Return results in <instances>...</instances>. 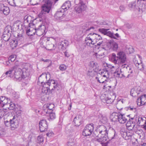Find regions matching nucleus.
<instances>
[{
    "label": "nucleus",
    "instance_id": "nucleus-42",
    "mask_svg": "<svg viewBox=\"0 0 146 146\" xmlns=\"http://www.w3.org/2000/svg\"><path fill=\"white\" fill-rule=\"evenodd\" d=\"M106 35L109 36L112 38H113L114 39L116 38L115 36L113 33H111L110 31H108Z\"/></svg>",
    "mask_w": 146,
    "mask_h": 146
},
{
    "label": "nucleus",
    "instance_id": "nucleus-22",
    "mask_svg": "<svg viewBox=\"0 0 146 146\" xmlns=\"http://www.w3.org/2000/svg\"><path fill=\"white\" fill-rule=\"evenodd\" d=\"M138 103H140V105H143L146 104V94L142 95L137 99Z\"/></svg>",
    "mask_w": 146,
    "mask_h": 146
},
{
    "label": "nucleus",
    "instance_id": "nucleus-49",
    "mask_svg": "<svg viewBox=\"0 0 146 146\" xmlns=\"http://www.w3.org/2000/svg\"><path fill=\"white\" fill-rule=\"evenodd\" d=\"M4 123L5 125L6 126L11 127V121H10V119L9 121H8L7 120H5L4 121Z\"/></svg>",
    "mask_w": 146,
    "mask_h": 146
},
{
    "label": "nucleus",
    "instance_id": "nucleus-38",
    "mask_svg": "<svg viewBox=\"0 0 146 146\" xmlns=\"http://www.w3.org/2000/svg\"><path fill=\"white\" fill-rule=\"evenodd\" d=\"M67 146H76L74 139L72 138L69 139L68 142Z\"/></svg>",
    "mask_w": 146,
    "mask_h": 146
},
{
    "label": "nucleus",
    "instance_id": "nucleus-13",
    "mask_svg": "<svg viewBox=\"0 0 146 146\" xmlns=\"http://www.w3.org/2000/svg\"><path fill=\"white\" fill-rule=\"evenodd\" d=\"M92 35L94 42H95L96 43L98 42L97 44L95 45L96 47L97 46H100L103 42L102 37L100 35L96 33H92Z\"/></svg>",
    "mask_w": 146,
    "mask_h": 146
},
{
    "label": "nucleus",
    "instance_id": "nucleus-19",
    "mask_svg": "<svg viewBox=\"0 0 146 146\" xmlns=\"http://www.w3.org/2000/svg\"><path fill=\"white\" fill-rule=\"evenodd\" d=\"M10 102V99L6 98L5 96L0 97V107H3L5 105H7Z\"/></svg>",
    "mask_w": 146,
    "mask_h": 146
},
{
    "label": "nucleus",
    "instance_id": "nucleus-17",
    "mask_svg": "<svg viewBox=\"0 0 146 146\" xmlns=\"http://www.w3.org/2000/svg\"><path fill=\"white\" fill-rule=\"evenodd\" d=\"M68 45V41L66 40H64L59 43L58 47L62 50H66Z\"/></svg>",
    "mask_w": 146,
    "mask_h": 146
},
{
    "label": "nucleus",
    "instance_id": "nucleus-64",
    "mask_svg": "<svg viewBox=\"0 0 146 146\" xmlns=\"http://www.w3.org/2000/svg\"><path fill=\"white\" fill-rule=\"evenodd\" d=\"M33 22H31L29 23L28 25H29V27H31V26H34L35 25L33 23Z\"/></svg>",
    "mask_w": 146,
    "mask_h": 146
},
{
    "label": "nucleus",
    "instance_id": "nucleus-2",
    "mask_svg": "<svg viewBox=\"0 0 146 146\" xmlns=\"http://www.w3.org/2000/svg\"><path fill=\"white\" fill-rule=\"evenodd\" d=\"M14 70H15V72L14 75H13V78L14 77L17 80L19 81H21L22 79H24L25 78L21 72V69L19 68V69H17V68L15 66H13L10 70L7 71L4 74H3V76H5V75L6 76V77L8 76L9 77H11V74Z\"/></svg>",
    "mask_w": 146,
    "mask_h": 146
},
{
    "label": "nucleus",
    "instance_id": "nucleus-36",
    "mask_svg": "<svg viewBox=\"0 0 146 146\" xmlns=\"http://www.w3.org/2000/svg\"><path fill=\"white\" fill-rule=\"evenodd\" d=\"M111 48L114 51H116L118 48V44L115 42H110Z\"/></svg>",
    "mask_w": 146,
    "mask_h": 146
},
{
    "label": "nucleus",
    "instance_id": "nucleus-57",
    "mask_svg": "<svg viewBox=\"0 0 146 146\" xmlns=\"http://www.w3.org/2000/svg\"><path fill=\"white\" fill-rule=\"evenodd\" d=\"M111 88V86H108L107 84L106 83V84H104V85L103 86V89H108V90H109L110 88Z\"/></svg>",
    "mask_w": 146,
    "mask_h": 146
},
{
    "label": "nucleus",
    "instance_id": "nucleus-4",
    "mask_svg": "<svg viewBox=\"0 0 146 146\" xmlns=\"http://www.w3.org/2000/svg\"><path fill=\"white\" fill-rule=\"evenodd\" d=\"M53 86L54 88H52L51 90L52 91L54 89H58V84L56 83L55 81L53 80H51L50 81L48 80L47 82H46L44 85V87L42 89V93L47 94L48 93L50 92V88H51V86Z\"/></svg>",
    "mask_w": 146,
    "mask_h": 146
},
{
    "label": "nucleus",
    "instance_id": "nucleus-14",
    "mask_svg": "<svg viewBox=\"0 0 146 146\" xmlns=\"http://www.w3.org/2000/svg\"><path fill=\"white\" fill-rule=\"evenodd\" d=\"M39 129L41 132H43L46 130L48 128V124L46 120L42 119L39 122Z\"/></svg>",
    "mask_w": 146,
    "mask_h": 146
},
{
    "label": "nucleus",
    "instance_id": "nucleus-6",
    "mask_svg": "<svg viewBox=\"0 0 146 146\" xmlns=\"http://www.w3.org/2000/svg\"><path fill=\"white\" fill-rule=\"evenodd\" d=\"M43 1L44 3L42 6V10L46 13H49L52 4L56 2L55 0H43Z\"/></svg>",
    "mask_w": 146,
    "mask_h": 146
},
{
    "label": "nucleus",
    "instance_id": "nucleus-53",
    "mask_svg": "<svg viewBox=\"0 0 146 146\" xmlns=\"http://www.w3.org/2000/svg\"><path fill=\"white\" fill-rule=\"evenodd\" d=\"M38 0H31L30 1V3L32 5H35L38 4Z\"/></svg>",
    "mask_w": 146,
    "mask_h": 146
},
{
    "label": "nucleus",
    "instance_id": "nucleus-59",
    "mask_svg": "<svg viewBox=\"0 0 146 146\" xmlns=\"http://www.w3.org/2000/svg\"><path fill=\"white\" fill-rule=\"evenodd\" d=\"M67 51V50H66L64 52V53L65 57H69L70 56V55L69 54L68 52Z\"/></svg>",
    "mask_w": 146,
    "mask_h": 146
},
{
    "label": "nucleus",
    "instance_id": "nucleus-25",
    "mask_svg": "<svg viewBox=\"0 0 146 146\" xmlns=\"http://www.w3.org/2000/svg\"><path fill=\"white\" fill-rule=\"evenodd\" d=\"M71 6L70 1H66L63 4L61 8L63 9L64 11H66L69 9Z\"/></svg>",
    "mask_w": 146,
    "mask_h": 146
},
{
    "label": "nucleus",
    "instance_id": "nucleus-20",
    "mask_svg": "<svg viewBox=\"0 0 146 146\" xmlns=\"http://www.w3.org/2000/svg\"><path fill=\"white\" fill-rule=\"evenodd\" d=\"M64 11L62 10L58 11L56 12L54 15V17L57 20H61L64 17V14L63 12Z\"/></svg>",
    "mask_w": 146,
    "mask_h": 146
},
{
    "label": "nucleus",
    "instance_id": "nucleus-54",
    "mask_svg": "<svg viewBox=\"0 0 146 146\" xmlns=\"http://www.w3.org/2000/svg\"><path fill=\"white\" fill-rule=\"evenodd\" d=\"M121 70L120 71H118V70L115 71L114 72H113L114 76L117 77H119V76L120 73L121 72Z\"/></svg>",
    "mask_w": 146,
    "mask_h": 146
},
{
    "label": "nucleus",
    "instance_id": "nucleus-1",
    "mask_svg": "<svg viewBox=\"0 0 146 146\" xmlns=\"http://www.w3.org/2000/svg\"><path fill=\"white\" fill-rule=\"evenodd\" d=\"M127 58L126 54L123 51L118 52L117 56L115 53L112 54L111 60L115 64H124L126 61Z\"/></svg>",
    "mask_w": 146,
    "mask_h": 146
},
{
    "label": "nucleus",
    "instance_id": "nucleus-3",
    "mask_svg": "<svg viewBox=\"0 0 146 146\" xmlns=\"http://www.w3.org/2000/svg\"><path fill=\"white\" fill-rule=\"evenodd\" d=\"M98 129L99 132V138L96 139V141L99 142H104L107 140L109 130H107L106 127L104 125H99V128Z\"/></svg>",
    "mask_w": 146,
    "mask_h": 146
},
{
    "label": "nucleus",
    "instance_id": "nucleus-50",
    "mask_svg": "<svg viewBox=\"0 0 146 146\" xmlns=\"http://www.w3.org/2000/svg\"><path fill=\"white\" fill-rule=\"evenodd\" d=\"M59 68L60 70L63 71L66 70V67L64 64H62L60 66Z\"/></svg>",
    "mask_w": 146,
    "mask_h": 146
},
{
    "label": "nucleus",
    "instance_id": "nucleus-44",
    "mask_svg": "<svg viewBox=\"0 0 146 146\" xmlns=\"http://www.w3.org/2000/svg\"><path fill=\"white\" fill-rule=\"evenodd\" d=\"M136 66L137 67L138 69L141 70H143L144 69L143 65L142 62H141L140 64H136Z\"/></svg>",
    "mask_w": 146,
    "mask_h": 146
},
{
    "label": "nucleus",
    "instance_id": "nucleus-27",
    "mask_svg": "<svg viewBox=\"0 0 146 146\" xmlns=\"http://www.w3.org/2000/svg\"><path fill=\"white\" fill-rule=\"evenodd\" d=\"M127 121V119L125 117L123 114H119L118 121L121 124H123L125 123Z\"/></svg>",
    "mask_w": 146,
    "mask_h": 146
},
{
    "label": "nucleus",
    "instance_id": "nucleus-41",
    "mask_svg": "<svg viewBox=\"0 0 146 146\" xmlns=\"http://www.w3.org/2000/svg\"><path fill=\"white\" fill-rule=\"evenodd\" d=\"M104 55V54H100L98 53H95L94 54V56L96 57V58L98 59H100L102 58L103 57V56Z\"/></svg>",
    "mask_w": 146,
    "mask_h": 146
},
{
    "label": "nucleus",
    "instance_id": "nucleus-55",
    "mask_svg": "<svg viewBox=\"0 0 146 146\" xmlns=\"http://www.w3.org/2000/svg\"><path fill=\"white\" fill-rule=\"evenodd\" d=\"M106 102L107 104L111 103L113 102V100L111 98H108L106 99Z\"/></svg>",
    "mask_w": 146,
    "mask_h": 146
},
{
    "label": "nucleus",
    "instance_id": "nucleus-33",
    "mask_svg": "<svg viewBox=\"0 0 146 146\" xmlns=\"http://www.w3.org/2000/svg\"><path fill=\"white\" fill-rule=\"evenodd\" d=\"M21 70V72L25 78V77L27 76L29 74L27 67L25 66V67L23 68Z\"/></svg>",
    "mask_w": 146,
    "mask_h": 146
},
{
    "label": "nucleus",
    "instance_id": "nucleus-9",
    "mask_svg": "<svg viewBox=\"0 0 146 146\" xmlns=\"http://www.w3.org/2000/svg\"><path fill=\"white\" fill-rule=\"evenodd\" d=\"M47 75L45 73H43L38 77L37 84L41 88L44 87V84L46 82Z\"/></svg>",
    "mask_w": 146,
    "mask_h": 146
},
{
    "label": "nucleus",
    "instance_id": "nucleus-37",
    "mask_svg": "<svg viewBox=\"0 0 146 146\" xmlns=\"http://www.w3.org/2000/svg\"><path fill=\"white\" fill-rule=\"evenodd\" d=\"M24 23H28L31 22H33V19L32 18V17L31 16H26L24 17Z\"/></svg>",
    "mask_w": 146,
    "mask_h": 146
},
{
    "label": "nucleus",
    "instance_id": "nucleus-28",
    "mask_svg": "<svg viewBox=\"0 0 146 146\" xmlns=\"http://www.w3.org/2000/svg\"><path fill=\"white\" fill-rule=\"evenodd\" d=\"M127 122L126 124V126L127 129L129 131H131L133 129L135 126L134 123H133L132 121L130 120Z\"/></svg>",
    "mask_w": 146,
    "mask_h": 146
},
{
    "label": "nucleus",
    "instance_id": "nucleus-31",
    "mask_svg": "<svg viewBox=\"0 0 146 146\" xmlns=\"http://www.w3.org/2000/svg\"><path fill=\"white\" fill-rule=\"evenodd\" d=\"M129 7L133 9L134 10L139 9V11H140V8H139L136 5V3L135 1L132 2L130 3L129 5Z\"/></svg>",
    "mask_w": 146,
    "mask_h": 146
},
{
    "label": "nucleus",
    "instance_id": "nucleus-48",
    "mask_svg": "<svg viewBox=\"0 0 146 146\" xmlns=\"http://www.w3.org/2000/svg\"><path fill=\"white\" fill-rule=\"evenodd\" d=\"M99 128V126L97 127L96 129L93 132V134L96 137H98L99 138V136L98 135L99 134V132L98 131V129Z\"/></svg>",
    "mask_w": 146,
    "mask_h": 146
},
{
    "label": "nucleus",
    "instance_id": "nucleus-39",
    "mask_svg": "<svg viewBox=\"0 0 146 146\" xmlns=\"http://www.w3.org/2000/svg\"><path fill=\"white\" fill-rule=\"evenodd\" d=\"M47 114H48L49 115V119L52 120L54 119L56 117L55 113L52 111L48 112Z\"/></svg>",
    "mask_w": 146,
    "mask_h": 146
},
{
    "label": "nucleus",
    "instance_id": "nucleus-46",
    "mask_svg": "<svg viewBox=\"0 0 146 146\" xmlns=\"http://www.w3.org/2000/svg\"><path fill=\"white\" fill-rule=\"evenodd\" d=\"M101 121L102 123L104 124L107 123L108 121V119L106 116H103L101 119Z\"/></svg>",
    "mask_w": 146,
    "mask_h": 146
},
{
    "label": "nucleus",
    "instance_id": "nucleus-61",
    "mask_svg": "<svg viewBox=\"0 0 146 146\" xmlns=\"http://www.w3.org/2000/svg\"><path fill=\"white\" fill-rule=\"evenodd\" d=\"M128 109L129 110H130L131 111H133V110H134V111H135L136 110V108H134L133 106L131 107L129 106L128 107Z\"/></svg>",
    "mask_w": 146,
    "mask_h": 146
},
{
    "label": "nucleus",
    "instance_id": "nucleus-7",
    "mask_svg": "<svg viewBox=\"0 0 146 146\" xmlns=\"http://www.w3.org/2000/svg\"><path fill=\"white\" fill-rule=\"evenodd\" d=\"M20 119L21 116L16 115L10 119L11 128L12 130H14L18 127L20 122Z\"/></svg>",
    "mask_w": 146,
    "mask_h": 146
},
{
    "label": "nucleus",
    "instance_id": "nucleus-29",
    "mask_svg": "<svg viewBox=\"0 0 146 146\" xmlns=\"http://www.w3.org/2000/svg\"><path fill=\"white\" fill-rule=\"evenodd\" d=\"M89 66L93 68V70H97L98 69V66L97 63L96 62L92 61L90 62Z\"/></svg>",
    "mask_w": 146,
    "mask_h": 146
},
{
    "label": "nucleus",
    "instance_id": "nucleus-26",
    "mask_svg": "<svg viewBox=\"0 0 146 146\" xmlns=\"http://www.w3.org/2000/svg\"><path fill=\"white\" fill-rule=\"evenodd\" d=\"M2 7L1 11V12H3V14L6 15H8L10 13V10L8 7L5 6L3 5Z\"/></svg>",
    "mask_w": 146,
    "mask_h": 146
},
{
    "label": "nucleus",
    "instance_id": "nucleus-45",
    "mask_svg": "<svg viewBox=\"0 0 146 146\" xmlns=\"http://www.w3.org/2000/svg\"><path fill=\"white\" fill-rule=\"evenodd\" d=\"M10 102H10L8 103L9 104H10L9 107V109L10 110H14L15 108V105L14 104Z\"/></svg>",
    "mask_w": 146,
    "mask_h": 146
},
{
    "label": "nucleus",
    "instance_id": "nucleus-60",
    "mask_svg": "<svg viewBox=\"0 0 146 146\" xmlns=\"http://www.w3.org/2000/svg\"><path fill=\"white\" fill-rule=\"evenodd\" d=\"M53 134L54 133L52 131H49L46 134V135L50 137L53 135Z\"/></svg>",
    "mask_w": 146,
    "mask_h": 146
},
{
    "label": "nucleus",
    "instance_id": "nucleus-10",
    "mask_svg": "<svg viewBox=\"0 0 146 146\" xmlns=\"http://www.w3.org/2000/svg\"><path fill=\"white\" fill-rule=\"evenodd\" d=\"M54 105L52 103L44 104L42 107V113L43 115H46L48 112L53 111Z\"/></svg>",
    "mask_w": 146,
    "mask_h": 146
},
{
    "label": "nucleus",
    "instance_id": "nucleus-43",
    "mask_svg": "<svg viewBox=\"0 0 146 146\" xmlns=\"http://www.w3.org/2000/svg\"><path fill=\"white\" fill-rule=\"evenodd\" d=\"M108 30H109V29H106L103 28L100 29H99V31L102 33L106 35L107 33V31Z\"/></svg>",
    "mask_w": 146,
    "mask_h": 146
},
{
    "label": "nucleus",
    "instance_id": "nucleus-15",
    "mask_svg": "<svg viewBox=\"0 0 146 146\" xmlns=\"http://www.w3.org/2000/svg\"><path fill=\"white\" fill-rule=\"evenodd\" d=\"M85 43L88 46H91V45H94L96 44L93 40L92 33H90L88 35L85 40Z\"/></svg>",
    "mask_w": 146,
    "mask_h": 146
},
{
    "label": "nucleus",
    "instance_id": "nucleus-51",
    "mask_svg": "<svg viewBox=\"0 0 146 146\" xmlns=\"http://www.w3.org/2000/svg\"><path fill=\"white\" fill-rule=\"evenodd\" d=\"M43 141V137L40 136H38L37 138V142L40 143Z\"/></svg>",
    "mask_w": 146,
    "mask_h": 146
},
{
    "label": "nucleus",
    "instance_id": "nucleus-5",
    "mask_svg": "<svg viewBox=\"0 0 146 146\" xmlns=\"http://www.w3.org/2000/svg\"><path fill=\"white\" fill-rule=\"evenodd\" d=\"M85 1L86 0H75L76 5L74 7V9L77 13H81L86 10V6Z\"/></svg>",
    "mask_w": 146,
    "mask_h": 146
},
{
    "label": "nucleus",
    "instance_id": "nucleus-8",
    "mask_svg": "<svg viewBox=\"0 0 146 146\" xmlns=\"http://www.w3.org/2000/svg\"><path fill=\"white\" fill-rule=\"evenodd\" d=\"M94 129L93 123H91L87 125L83 130L82 135L86 137L91 135L93 132Z\"/></svg>",
    "mask_w": 146,
    "mask_h": 146
},
{
    "label": "nucleus",
    "instance_id": "nucleus-16",
    "mask_svg": "<svg viewBox=\"0 0 146 146\" xmlns=\"http://www.w3.org/2000/svg\"><path fill=\"white\" fill-rule=\"evenodd\" d=\"M74 125L76 126H79L82 124L83 121H82V117L80 115H78L76 116L74 118L73 122Z\"/></svg>",
    "mask_w": 146,
    "mask_h": 146
},
{
    "label": "nucleus",
    "instance_id": "nucleus-11",
    "mask_svg": "<svg viewBox=\"0 0 146 146\" xmlns=\"http://www.w3.org/2000/svg\"><path fill=\"white\" fill-rule=\"evenodd\" d=\"M46 27L44 25L40 24L38 27H35V32L38 36H40L42 35L44 33H45V31Z\"/></svg>",
    "mask_w": 146,
    "mask_h": 146
},
{
    "label": "nucleus",
    "instance_id": "nucleus-35",
    "mask_svg": "<svg viewBox=\"0 0 146 146\" xmlns=\"http://www.w3.org/2000/svg\"><path fill=\"white\" fill-rule=\"evenodd\" d=\"M47 44V49L48 50H52L54 49V45L52 43H50L49 40L47 39V41L46 42Z\"/></svg>",
    "mask_w": 146,
    "mask_h": 146
},
{
    "label": "nucleus",
    "instance_id": "nucleus-62",
    "mask_svg": "<svg viewBox=\"0 0 146 146\" xmlns=\"http://www.w3.org/2000/svg\"><path fill=\"white\" fill-rule=\"evenodd\" d=\"M142 7L141 9H145V10L146 11V3L142 4Z\"/></svg>",
    "mask_w": 146,
    "mask_h": 146
},
{
    "label": "nucleus",
    "instance_id": "nucleus-21",
    "mask_svg": "<svg viewBox=\"0 0 146 146\" xmlns=\"http://www.w3.org/2000/svg\"><path fill=\"white\" fill-rule=\"evenodd\" d=\"M98 77H96V79L97 81L100 83L106 84L107 81V79L104 77H103V76L101 75H100L99 74V75H98Z\"/></svg>",
    "mask_w": 146,
    "mask_h": 146
},
{
    "label": "nucleus",
    "instance_id": "nucleus-56",
    "mask_svg": "<svg viewBox=\"0 0 146 146\" xmlns=\"http://www.w3.org/2000/svg\"><path fill=\"white\" fill-rule=\"evenodd\" d=\"M143 119L142 117H139L137 118L136 119V121L137 124H139L140 123L141 121H143Z\"/></svg>",
    "mask_w": 146,
    "mask_h": 146
},
{
    "label": "nucleus",
    "instance_id": "nucleus-32",
    "mask_svg": "<svg viewBox=\"0 0 146 146\" xmlns=\"http://www.w3.org/2000/svg\"><path fill=\"white\" fill-rule=\"evenodd\" d=\"M23 38L22 35L20 36L18 35V37L17 38L16 40H13V44L14 43V46L16 47L17 46V44L20 43V41H21L23 40Z\"/></svg>",
    "mask_w": 146,
    "mask_h": 146
},
{
    "label": "nucleus",
    "instance_id": "nucleus-40",
    "mask_svg": "<svg viewBox=\"0 0 146 146\" xmlns=\"http://www.w3.org/2000/svg\"><path fill=\"white\" fill-rule=\"evenodd\" d=\"M32 31V30H31V29L27 28L26 30L27 34L29 36H31L35 35V32H34L33 33Z\"/></svg>",
    "mask_w": 146,
    "mask_h": 146
},
{
    "label": "nucleus",
    "instance_id": "nucleus-34",
    "mask_svg": "<svg viewBox=\"0 0 146 146\" xmlns=\"http://www.w3.org/2000/svg\"><path fill=\"white\" fill-rule=\"evenodd\" d=\"M8 112L6 109H0V120Z\"/></svg>",
    "mask_w": 146,
    "mask_h": 146
},
{
    "label": "nucleus",
    "instance_id": "nucleus-63",
    "mask_svg": "<svg viewBox=\"0 0 146 146\" xmlns=\"http://www.w3.org/2000/svg\"><path fill=\"white\" fill-rule=\"evenodd\" d=\"M36 112V113H41V114L43 115H43V114L42 113V112H41V110H36L35 111Z\"/></svg>",
    "mask_w": 146,
    "mask_h": 146
},
{
    "label": "nucleus",
    "instance_id": "nucleus-58",
    "mask_svg": "<svg viewBox=\"0 0 146 146\" xmlns=\"http://www.w3.org/2000/svg\"><path fill=\"white\" fill-rule=\"evenodd\" d=\"M14 64L15 65L14 66H15L17 68V69H18L19 68L18 67L19 64V62L18 61H15L14 62Z\"/></svg>",
    "mask_w": 146,
    "mask_h": 146
},
{
    "label": "nucleus",
    "instance_id": "nucleus-23",
    "mask_svg": "<svg viewBox=\"0 0 146 146\" xmlns=\"http://www.w3.org/2000/svg\"><path fill=\"white\" fill-rule=\"evenodd\" d=\"M11 36V33H9V30L5 31L2 35V38L5 41H8L9 39Z\"/></svg>",
    "mask_w": 146,
    "mask_h": 146
},
{
    "label": "nucleus",
    "instance_id": "nucleus-24",
    "mask_svg": "<svg viewBox=\"0 0 146 146\" xmlns=\"http://www.w3.org/2000/svg\"><path fill=\"white\" fill-rule=\"evenodd\" d=\"M119 113L113 112L110 115V118L111 121H118L119 115Z\"/></svg>",
    "mask_w": 146,
    "mask_h": 146
},
{
    "label": "nucleus",
    "instance_id": "nucleus-12",
    "mask_svg": "<svg viewBox=\"0 0 146 146\" xmlns=\"http://www.w3.org/2000/svg\"><path fill=\"white\" fill-rule=\"evenodd\" d=\"M108 68H110V70H108V68H106L105 69H104L99 74L100 75H101L103 76V77H104L108 79L109 78L110 73L109 71H111L113 70V69L114 68V66H112L110 65H109L108 66Z\"/></svg>",
    "mask_w": 146,
    "mask_h": 146
},
{
    "label": "nucleus",
    "instance_id": "nucleus-18",
    "mask_svg": "<svg viewBox=\"0 0 146 146\" xmlns=\"http://www.w3.org/2000/svg\"><path fill=\"white\" fill-rule=\"evenodd\" d=\"M108 130H109V132L108 133V139L110 141L115 138L114 137L115 136V130L111 127Z\"/></svg>",
    "mask_w": 146,
    "mask_h": 146
},
{
    "label": "nucleus",
    "instance_id": "nucleus-30",
    "mask_svg": "<svg viewBox=\"0 0 146 146\" xmlns=\"http://www.w3.org/2000/svg\"><path fill=\"white\" fill-rule=\"evenodd\" d=\"M121 67L122 68H125L126 69H129V71L128 72L130 73V74L127 75V78L132 76V75H131V74L133 73V72L131 70V68L129 66L127 65L124 64L122 65Z\"/></svg>",
    "mask_w": 146,
    "mask_h": 146
},
{
    "label": "nucleus",
    "instance_id": "nucleus-47",
    "mask_svg": "<svg viewBox=\"0 0 146 146\" xmlns=\"http://www.w3.org/2000/svg\"><path fill=\"white\" fill-rule=\"evenodd\" d=\"M8 3L11 6H16V4L15 0H7Z\"/></svg>",
    "mask_w": 146,
    "mask_h": 146
},
{
    "label": "nucleus",
    "instance_id": "nucleus-52",
    "mask_svg": "<svg viewBox=\"0 0 146 146\" xmlns=\"http://www.w3.org/2000/svg\"><path fill=\"white\" fill-rule=\"evenodd\" d=\"M46 13H45L42 10H41L40 13L39 14L38 16L39 17L42 18V17H43L44 16L45 14Z\"/></svg>",
    "mask_w": 146,
    "mask_h": 146
}]
</instances>
